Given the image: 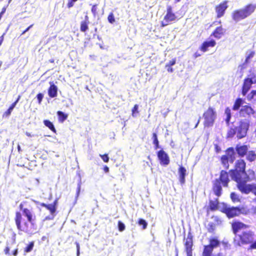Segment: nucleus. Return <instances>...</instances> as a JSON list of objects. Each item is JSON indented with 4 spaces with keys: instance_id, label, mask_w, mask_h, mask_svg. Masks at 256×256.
I'll list each match as a JSON object with an SVG mask.
<instances>
[{
    "instance_id": "obj_11",
    "label": "nucleus",
    "mask_w": 256,
    "mask_h": 256,
    "mask_svg": "<svg viewBox=\"0 0 256 256\" xmlns=\"http://www.w3.org/2000/svg\"><path fill=\"white\" fill-rule=\"evenodd\" d=\"M254 234L250 230L244 231L240 235V242L242 244H251L253 240Z\"/></svg>"
},
{
    "instance_id": "obj_46",
    "label": "nucleus",
    "mask_w": 256,
    "mask_h": 256,
    "mask_svg": "<svg viewBox=\"0 0 256 256\" xmlns=\"http://www.w3.org/2000/svg\"><path fill=\"white\" fill-rule=\"evenodd\" d=\"M44 98V94L42 92H38L36 94V98L38 103L39 104H41Z\"/></svg>"
},
{
    "instance_id": "obj_59",
    "label": "nucleus",
    "mask_w": 256,
    "mask_h": 256,
    "mask_svg": "<svg viewBox=\"0 0 256 256\" xmlns=\"http://www.w3.org/2000/svg\"><path fill=\"white\" fill-rule=\"evenodd\" d=\"M230 120H231V118H226L224 120L226 124V126H228L229 128L230 127Z\"/></svg>"
},
{
    "instance_id": "obj_55",
    "label": "nucleus",
    "mask_w": 256,
    "mask_h": 256,
    "mask_svg": "<svg viewBox=\"0 0 256 256\" xmlns=\"http://www.w3.org/2000/svg\"><path fill=\"white\" fill-rule=\"evenodd\" d=\"M76 2V1L74 0H68L67 7L69 8H72L74 6V4Z\"/></svg>"
},
{
    "instance_id": "obj_41",
    "label": "nucleus",
    "mask_w": 256,
    "mask_h": 256,
    "mask_svg": "<svg viewBox=\"0 0 256 256\" xmlns=\"http://www.w3.org/2000/svg\"><path fill=\"white\" fill-rule=\"evenodd\" d=\"M86 22H81L80 24V30L82 32H85L88 30V24Z\"/></svg>"
},
{
    "instance_id": "obj_17",
    "label": "nucleus",
    "mask_w": 256,
    "mask_h": 256,
    "mask_svg": "<svg viewBox=\"0 0 256 256\" xmlns=\"http://www.w3.org/2000/svg\"><path fill=\"white\" fill-rule=\"evenodd\" d=\"M50 86L48 89V94L50 98H55L58 95V88L54 82H49Z\"/></svg>"
},
{
    "instance_id": "obj_5",
    "label": "nucleus",
    "mask_w": 256,
    "mask_h": 256,
    "mask_svg": "<svg viewBox=\"0 0 256 256\" xmlns=\"http://www.w3.org/2000/svg\"><path fill=\"white\" fill-rule=\"evenodd\" d=\"M236 182V187L242 193L244 194H248L250 192H252L256 196V184H248L247 181H244L243 180H234Z\"/></svg>"
},
{
    "instance_id": "obj_31",
    "label": "nucleus",
    "mask_w": 256,
    "mask_h": 256,
    "mask_svg": "<svg viewBox=\"0 0 256 256\" xmlns=\"http://www.w3.org/2000/svg\"><path fill=\"white\" fill-rule=\"evenodd\" d=\"M56 115L58 117V122L60 123H63L68 118V114L60 110L56 112Z\"/></svg>"
},
{
    "instance_id": "obj_4",
    "label": "nucleus",
    "mask_w": 256,
    "mask_h": 256,
    "mask_svg": "<svg viewBox=\"0 0 256 256\" xmlns=\"http://www.w3.org/2000/svg\"><path fill=\"white\" fill-rule=\"evenodd\" d=\"M250 74L244 79L242 88V94L245 96L252 88L253 84H256V74L250 70Z\"/></svg>"
},
{
    "instance_id": "obj_22",
    "label": "nucleus",
    "mask_w": 256,
    "mask_h": 256,
    "mask_svg": "<svg viewBox=\"0 0 256 256\" xmlns=\"http://www.w3.org/2000/svg\"><path fill=\"white\" fill-rule=\"evenodd\" d=\"M22 213L23 216L26 218L27 221L36 222V216L29 209L27 208L22 209Z\"/></svg>"
},
{
    "instance_id": "obj_3",
    "label": "nucleus",
    "mask_w": 256,
    "mask_h": 256,
    "mask_svg": "<svg viewBox=\"0 0 256 256\" xmlns=\"http://www.w3.org/2000/svg\"><path fill=\"white\" fill-rule=\"evenodd\" d=\"M256 9V4H248L244 7L234 10L231 14L232 20L237 23L250 16Z\"/></svg>"
},
{
    "instance_id": "obj_32",
    "label": "nucleus",
    "mask_w": 256,
    "mask_h": 256,
    "mask_svg": "<svg viewBox=\"0 0 256 256\" xmlns=\"http://www.w3.org/2000/svg\"><path fill=\"white\" fill-rule=\"evenodd\" d=\"M245 156H246L247 160L250 162H252L254 161L256 159V153L254 150H248V152Z\"/></svg>"
},
{
    "instance_id": "obj_64",
    "label": "nucleus",
    "mask_w": 256,
    "mask_h": 256,
    "mask_svg": "<svg viewBox=\"0 0 256 256\" xmlns=\"http://www.w3.org/2000/svg\"><path fill=\"white\" fill-rule=\"evenodd\" d=\"M32 26V24H31L30 26H28L27 28H26V29L22 32V35L24 34L27 32H28L30 30V28Z\"/></svg>"
},
{
    "instance_id": "obj_53",
    "label": "nucleus",
    "mask_w": 256,
    "mask_h": 256,
    "mask_svg": "<svg viewBox=\"0 0 256 256\" xmlns=\"http://www.w3.org/2000/svg\"><path fill=\"white\" fill-rule=\"evenodd\" d=\"M97 6L98 4H94L91 8V12L93 14L94 17L96 16V14Z\"/></svg>"
},
{
    "instance_id": "obj_20",
    "label": "nucleus",
    "mask_w": 256,
    "mask_h": 256,
    "mask_svg": "<svg viewBox=\"0 0 256 256\" xmlns=\"http://www.w3.org/2000/svg\"><path fill=\"white\" fill-rule=\"evenodd\" d=\"M219 204L220 202L218 198H214V200L210 199L209 200L208 206L207 208V212L208 210L214 212L218 210L219 208Z\"/></svg>"
},
{
    "instance_id": "obj_6",
    "label": "nucleus",
    "mask_w": 256,
    "mask_h": 256,
    "mask_svg": "<svg viewBox=\"0 0 256 256\" xmlns=\"http://www.w3.org/2000/svg\"><path fill=\"white\" fill-rule=\"evenodd\" d=\"M204 118V125L206 127H210L213 126L216 118V112L214 108L210 106L208 110L203 114Z\"/></svg>"
},
{
    "instance_id": "obj_28",
    "label": "nucleus",
    "mask_w": 256,
    "mask_h": 256,
    "mask_svg": "<svg viewBox=\"0 0 256 256\" xmlns=\"http://www.w3.org/2000/svg\"><path fill=\"white\" fill-rule=\"evenodd\" d=\"M244 224L241 222H233L232 224V228L233 233L236 234L240 230L244 228Z\"/></svg>"
},
{
    "instance_id": "obj_16",
    "label": "nucleus",
    "mask_w": 256,
    "mask_h": 256,
    "mask_svg": "<svg viewBox=\"0 0 256 256\" xmlns=\"http://www.w3.org/2000/svg\"><path fill=\"white\" fill-rule=\"evenodd\" d=\"M256 176H255V172L252 170H248V173L245 172L242 176L238 178L236 180H243L244 181L250 182L253 180L256 179Z\"/></svg>"
},
{
    "instance_id": "obj_38",
    "label": "nucleus",
    "mask_w": 256,
    "mask_h": 256,
    "mask_svg": "<svg viewBox=\"0 0 256 256\" xmlns=\"http://www.w3.org/2000/svg\"><path fill=\"white\" fill-rule=\"evenodd\" d=\"M136 224L138 225V226L142 227L141 230H146L148 226V222L142 218H139Z\"/></svg>"
},
{
    "instance_id": "obj_52",
    "label": "nucleus",
    "mask_w": 256,
    "mask_h": 256,
    "mask_svg": "<svg viewBox=\"0 0 256 256\" xmlns=\"http://www.w3.org/2000/svg\"><path fill=\"white\" fill-rule=\"evenodd\" d=\"M224 114L226 116V118H232L231 110L229 107L226 108Z\"/></svg>"
},
{
    "instance_id": "obj_63",
    "label": "nucleus",
    "mask_w": 256,
    "mask_h": 256,
    "mask_svg": "<svg viewBox=\"0 0 256 256\" xmlns=\"http://www.w3.org/2000/svg\"><path fill=\"white\" fill-rule=\"evenodd\" d=\"M103 170H104V172L106 174L108 173L110 170L109 168L106 165L104 166Z\"/></svg>"
},
{
    "instance_id": "obj_7",
    "label": "nucleus",
    "mask_w": 256,
    "mask_h": 256,
    "mask_svg": "<svg viewBox=\"0 0 256 256\" xmlns=\"http://www.w3.org/2000/svg\"><path fill=\"white\" fill-rule=\"evenodd\" d=\"M236 170L231 174L232 179L236 180L246 172V163L242 159L238 160L235 164Z\"/></svg>"
},
{
    "instance_id": "obj_42",
    "label": "nucleus",
    "mask_w": 256,
    "mask_h": 256,
    "mask_svg": "<svg viewBox=\"0 0 256 256\" xmlns=\"http://www.w3.org/2000/svg\"><path fill=\"white\" fill-rule=\"evenodd\" d=\"M138 108V104H136L134 105L133 108H132V115L134 118H136L137 116V115L139 112Z\"/></svg>"
},
{
    "instance_id": "obj_19",
    "label": "nucleus",
    "mask_w": 256,
    "mask_h": 256,
    "mask_svg": "<svg viewBox=\"0 0 256 256\" xmlns=\"http://www.w3.org/2000/svg\"><path fill=\"white\" fill-rule=\"evenodd\" d=\"M178 174L179 181L182 185L186 182V170L182 165L180 166L178 168Z\"/></svg>"
},
{
    "instance_id": "obj_13",
    "label": "nucleus",
    "mask_w": 256,
    "mask_h": 256,
    "mask_svg": "<svg viewBox=\"0 0 256 256\" xmlns=\"http://www.w3.org/2000/svg\"><path fill=\"white\" fill-rule=\"evenodd\" d=\"M216 44V42L214 40L208 38L202 44L200 47V50L203 52H206L208 50L209 48H212Z\"/></svg>"
},
{
    "instance_id": "obj_37",
    "label": "nucleus",
    "mask_w": 256,
    "mask_h": 256,
    "mask_svg": "<svg viewBox=\"0 0 256 256\" xmlns=\"http://www.w3.org/2000/svg\"><path fill=\"white\" fill-rule=\"evenodd\" d=\"M22 220V214L20 212H17L16 214L15 222L18 229H20L21 228V222Z\"/></svg>"
},
{
    "instance_id": "obj_58",
    "label": "nucleus",
    "mask_w": 256,
    "mask_h": 256,
    "mask_svg": "<svg viewBox=\"0 0 256 256\" xmlns=\"http://www.w3.org/2000/svg\"><path fill=\"white\" fill-rule=\"evenodd\" d=\"M254 52L253 51H252L246 56V57L248 58V59L251 60V58L254 57Z\"/></svg>"
},
{
    "instance_id": "obj_51",
    "label": "nucleus",
    "mask_w": 256,
    "mask_h": 256,
    "mask_svg": "<svg viewBox=\"0 0 256 256\" xmlns=\"http://www.w3.org/2000/svg\"><path fill=\"white\" fill-rule=\"evenodd\" d=\"M152 140L153 144H158V142H159L156 132H154L152 133Z\"/></svg>"
},
{
    "instance_id": "obj_45",
    "label": "nucleus",
    "mask_w": 256,
    "mask_h": 256,
    "mask_svg": "<svg viewBox=\"0 0 256 256\" xmlns=\"http://www.w3.org/2000/svg\"><path fill=\"white\" fill-rule=\"evenodd\" d=\"M118 228L119 232H122L126 229L125 224L121 220H118Z\"/></svg>"
},
{
    "instance_id": "obj_12",
    "label": "nucleus",
    "mask_w": 256,
    "mask_h": 256,
    "mask_svg": "<svg viewBox=\"0 0 256 256\" xmlns=\"http://www.w3.org/2000/svg\"><path fill=\"white\" fill-rule=\"evenodd\" d=\"M214 180H218V182L221 184L223 186L227 187L230 182L228 172L224 170H222L220 172L219 178H216Z\"/></svg>"
},
{
    "instance_id": "obj_49",
    "label": "nucleus",
    "mask_w": 256,
    "mask_h": 256,
    "mask_svg": "<svg viewBox=\"0 0 256 256\" xmlns=\"http://www.w3.org/2000/svg\"><path fill=\"white\" fill-rule=\"evenodd\" d=\"M99 156L101 158L104 162L107 163L108 162L110 158L108 154H100Z\"/></svg>"
},
{
    "instance_id": "obj_18",
    "label": "nucleus",
    "mask_w": 256,
    "mask_h": 256,
    "mask_svg": "<svg viewBox=\"0 0 256 256\" xmlns=\"http://www.w3.org/2000/svg\"><path fill=\"white\" fill-rule=\"evenodd\" d=\"M222 185L218 180H214L212 182V191L214 195L218 198L220 196L222 193Z\"/></svg>"
},
{
    "instance_id": "obj_54",
    "label": "nucleus",
    "mask_w": 256,
    "mask_h": 256,
    "mask_svg": "<svg viewBox=\"0 0 256 256\" xmlns=\"http://www.w3.org/2000/svg\"><path fill=\"white\" fill-rule=\"evenodd\" d=\"M74 244L76 246V256H80V245L78 242H75Z\"/></svg>"
},
{
    "instance_id": "obj_29",
    "label": "nucleus",
    "mask_w": 256,
    "mask_h": 256,
    "mask_svg": "<svg viewBox=\"0 0 256 256\" xmlns=\"http://www.w3.org/2000/svg\"><path fill=\"white\" fill-rule=\"evenodd\" d=\"M213 250L214 249L208 244L204 245L202 256H213Z\"/></svg>"
},
{
    "instance_id": "obj_27",
    "label": "nucleus",
    "mask_w": 256,
    "mask_h": 256,
    "mask_svg": "<svg viewBox=\"0 0 256 256\" xmlns=\"http://www.w3.org/2000/svg\"><path fill=\"white\" fill-rule=\"evenodd\" d=\"M78 184H77V187H76V196H75V200H74V204H75L77 200L80 196V191H81V186H82V178H81L80 174V173H78Z\"/></svg>"
},
{
    "instance_id": "obj_36",
    "label": "nucleus",
    "mask_w": 256,
    "mask_h": 256,
    "mask_svg": "<svg viewBox=\"0 0 256 256\" xmlns=\"http://www.w3.org/2000/svg\"><path fill=\"white\" fill-rule=\"evenodd\" d=\"M10 248L8 246H7L4 249V252L6 255L8 256H17L18 254V248H15L11 252H10Z\"/></svg>"
},
{
    "instance_id": "obj_30",
    "label": "nucleus",
    "mask_w": 256,
    "mask_h": 256,
    "mask_svg": "<svg viewBox=\"0 0 256 256\" xmlns=\"http://www.w3.org/2000/svg\"><path fill=\"white\" fill-rule=\"evenodd\" d=\"M176 64V58H172L166 64L165 68H166V70L168 72L172 73L174 71V69L172 68V66L175 65Z\"/></svg>"
},
{
    "instance_id": "obj_10",
    "label": "nucleus",
    "mask_w": 256,
    "mask_h": 256,
    "mask_svg": "<svg viewBox=\"0 0 256 256\" xmlns=\"http://www.w3.org/2000/svg\"><path fill=\"white\" fill-rule=\"evenodd\" d=\"M156 156L159 162L162 166L166 167L170 164V156L163 148H161L156 152Z\"/></svg>"
},
{
    "instance_id": "obj_8",
    "label": "nucleus",
    "mask_w": 256,
    "mask_h": 256,
    "mask_svg": "<svg viewBox=\"0 0 256 256\" xmlns=\"http://www.w3.org/2000/svg\"><path fill=\"white\" fill-rule=\"evenodd\" d=\"M224 210L228 218H232L240 214L242 209L240 206H230L224 204Z\"/></svg>"
},
{
    "instance_id": "obj_40",
    "label": "nucleus",
    "mask_w": 256,
    "mask_h": 256,
    "mask_svg": "<svg viewBox=\"0 0 256 256\" xmlns=\"http://www.w3.org/2000/svg\"><path fill=\"white\" fill-rule=\"evenodd\" d=\"M34 246V242L32 241L26 244V246L24 248V252L25 253H28L30 252L32 250Z\"/></svg>"
},
{
    "instance_id": "obj_43",
    "label": "nucleus",
    "mask_w": 256,
    "mask_h": 256,
    "mask_svg": "<svg viewBox=\"0 0 256 256\" xmlns=\"http://www.w3.org/2000/svg\"><path fill=\"white\" fill-rule=\"evenodd\" d=\"M207 228L208 232L213 233L216 228V224L212 222H209L208 224Z\"/></svg>"
},
{
    "instance_id": "obj_25",
    "label": "nucleus",
    "mask_w": 256,
    "mask_h": 256,
    "mask_svg": "<svg viewBox=\"0 0 256 256\" xmlns=\"http://www.w3.org/2000/svg\"><path fill=\"white\" fill-rule=\"evenodd\" d=\"M226 30H224L222 26H218L214 30L211 34V36H213L217 39H220L222 38V36L224 35Z\"/></svg>"
},
{
    "instance_id": "obj_23",
    "label": "nucleus",
    "mask_w": 256,
    "mask_h": 256,
    "mask_svg": "<svg viewBox=\"0 0 256 256\" xmlns=\"http://www.w3.org/2000/svg\"><path fill=\"white\" fill-rule=\"evenodd\" d=\"M208 245L214 250L219 247L221 244V241L218 239L216 236H212L209 238Z\"/></svg>"
},
{
    "instance_id": "obj_35",
    "label": "nucleus",
    "mask_w": 256,
    "mask_h": 256,
    "mask_svg": "<svg viewBox=\"0 0 256 256\" xmlns=\"http://www.w3.org/2000/svg\"><path fill=\"white\" fill-rule=\"evenodd\" d=\"M177 16L176 14L173 13L166 14L164 16V20L166 22H170L174 21L176 20Z\"/></svg>"
},
{
    "instance_id": "obj_50",
    "label": "nucleus",
    "mask_w": 256,
    "mask_h": 256,
    "mask_svg": "<svg viewBox=\"0 0 256 256\" xmlns=\"http://www.w3.org/2000/svg\"><path fill=\"white\" fill-rule=\"evenodd\" d=\"M221 244L223 246L224 249L225 250H229L230 248V244L228 243V241L223 240L222 242H221Z\"/></svg>"
},
{
    "instance_id": "obj_57",
    "label": "nucleus",
    "mask_w": 256,
    "mask_h": 256,
    "mask_svg": "<svg viewBox=\"0 0 256 256\" xmlns=\"http://www.w3.org/2000/svg\"><path fill=\"white\" fill-rule=\"evenodd\" d=\"M172 8L171 6H166V14L173 13Z\"/></svg>"
},
{
    "instance_id": "obj_15",
    "label": "nucleus",
    "mask_w": 256,
    "mask_h": 256,
    "mask_svg": "<svg viewBox=\"0 0 256 256\" xmlns=\"http://www.w3.org/2000/svg\"><path fill=\"white\" fill-rule=\"evenodd\" d=\"M255 114L254 110L249 104L242 106L239 111V114L240 117H246L250 114Z\"/></svg>"
},
{
    "instance_id": "obj_34",
    "label": "nucleus",
    "mask_w": 256,
    "mask_h": 256,
    "mask_svg": "<svg viewBox=\"0 0 256 256\" xmlns=\"http://www.w3.org/2000/svg\"><path fill=\"white\" fill-rule=\"evenodd\" d=\"M44 124L47 128H48L51 131L54 133H56V129L52 122H50L49 120H43Z\"/></svg>"
},
{
    "instance_id": "obj_24",
    "label": "nucleus",
    "mask_w": 256,
    "mask_h": 256,
    "mask_svg": "<svg viewBox=\"0 0 256 256\" xmlns=\"http://www.w3.org/2000/svg\"><path fill=\"white\" fill-rule=\"evenodd\" d=\"M246 104L245 99L240 98H238L234 101L232 109L234 110H240V108L244 106L243 104Z\"/></svg>"
},
{
    "instance_id": "obj_62",
    "label": "nucleus",
    "mask_w": 256,
    "mask_h": 256,
    "mask_svg": "<svg viewBox=\"0 0 256 256\" xmlns=\"http://www.w3.org/2000/svg\"><path fill=\"white\" fill-rule=\"evenodd\" d=\"M6 34V32H4L0 37V46L2 44L4 40V36Z\"/></svg>"
},
{
    "instance_id": "obj_21",
    "label": "nucleus",
    "mask_w": 256,
    "mask_h": 256,
    "mask_svg": "<svg viewBox=\"0 0 256 256\" xmlns=\"http://www.w3.org/2000/svg\"><path fill=\"white\" fill-rule=\"evenodd\" d=\"M185 250H192L193 246V236L190 232L188 234L187 238L184 244Z\"/></svg>"
},
{
    "instance_id": "obj_61",
    "label": "nucleus",
    "mask_w": 256,
    "mask_h": 256,
    "mask_svg": "<svg viewBox=\"0 0 256 256\" xmlns=\"http://www.w3.org/2000/svg\"><path fill=\"white\" fill-rule=\"evenodd\" d=\"M214 148L216 153H219L221 151L220 148L217 144L214 145Z\"/></svg>"
},
{
    "instance_id": "obj_44",
    "label": "nucleus",
    "mask_w": 256,
    "mask_h": 256,
    "mask_svg": "<svg viewBox=\"0 0 256 256\" xmlns=\"http://www.w3.org/2000/svg\"><path fill=\"white\" fill-rule=\"evenodd\" d=\"M230 197L233 202H240V199L239 196L235 192H232L230 194Z\"/></svg>"
},
{
    "instance_id": "obj_1",
    "label": "nucleus",
    "mask_w": 256,
    "mask_h": 256,
    "mask_svg": "<svg viewBox=\"0 0 256 256\" xmlns=\"http://www.w3.org/2000/svg\"><path fill=\"white\" fill-rule=\"evenodd\" d=\"M250 146L239 142L234 148L229 147L226 150V154L220 158V162L224 167L226 169L229 168L228 162L233 163L236 160V156L240 158H244L247 154Z\"/></svg>"
},
{
    "instance_id": "obj_33",
    "label": "nucleus",
    "mask_w": 256,
    "mask_h": 256,
    "mask_svg": "<svg viewBox=\"0 0 256 256\" xmlns=\"http://www.w3.org/2000/svg\"><path fill=\"white\" fill-rule=\"evenodd\" d=\"M246 100L252 102L256 103V90H252L250 94H246Z\"/></svg>"
},
{
    "instance_id": "obj_60",
    "label": "nucleus",
    "mask_w": 256,
    "mask_h": 256,
    "mask_svg": "<svg viewBox=\"0 0 256 256\" xmlns=\"http://www.w3.org/2000/svg\"><path fill=\"white\" fill-rule=\"evenodd\" d=\"M250 248L252 249H256V240L254 242L252 241L250 244Z\"/></svg>"
},
{
    "instance_id": "obj_39",
    "label": "nucleus",
    "mask_w": 256,
    "mask_h": 256,
    "mask_svg": "<svg viewBox=\"0 0 256 256\" xmlns=\"http://www.w3.org/2000/svg\"><path fill=\"white\" fill-rule=\"evenodd\" d=\"M16 105L13 102L11 104V105L9 106L8 110L4 112L3 114V117L8 118L11 114V113L14 108L16 107Z\"/></svg>"
},
{
    "instance_id": "obj_26",
    "label": "nucleus",
    "mask_w": 256,
    "mask_h": 256,
    "mask_svg": "<svg viewBox=\"0 0 256 256\" xmlns=\"http://www.w3.org/2000/svg\"><path fill=\"white\" fill-rule=\"evenodd\" d=\"M58 198H56L54 202L52 204H49V206L47 208L50 212V214H56V210L58 206Z\"/></svg>"
},
{
    "instance_id": "obj_14",
    "label": "nucleus",
    "mask_w": 256,
    "mask_h": 256,
    "mask_svg": "<svg viewBox=\"0 0 256 256\" xmlns=\"http://www.w3.org/2000/svg\"><path fill=\"white\" fill-rule=\"evenodd\" d=\"M228 8V1H224L220 3L216 7V12L217 14V17H222L225 14L226 10Z\"/></svg>"
},
{
    "instance_id": "obj_47",
    "label": "nucleus",
    "mask_w": 256,
    "mask_h": 256,
    "mask_svg": "<svg viewBox=\"0 0 256 256\" xmlns=\"http://www.w3.org/2000/svg\"><path fill=\"white\" fill-rule=\"evenodd\" d=\"M108 20L110 24H113L115 22V17L113 12H111L109 14L108 16Z\"/></svg>"
},
{
    "instance_id": "obj_2",
    "label": "nucleus",
    "mask_w": 256,
    "mask_h": 256,
    "mask_svg": "<svg viewBox=\"0 0 256 256\" xmlns=\"http://www.w3.org/2000/svg\"><path fill=\"white\" fill-rule=\"evenodd\" d=\"M250 126V122L247 119L240 120L237 126L230 128L227 132L226 138H232L236 134L238 139L246 137Z\"/></svg>"
},
{
    "instance_id": "obj_9",
    "label": "nucleus",
    "mask_w": 256,
    "mask_h": 256,
    "mask_svg": "<svg viewBox=\"0 0 256 256\" xmlns=\"http://www.w3.org/2000/svg\"><path fill=\"white\" fill-rule=\"evenodd\" d=\"M18 230L31 235L36 232L37 230V225L35 221L24 222L23 225L21 226L20 228Z\"/></svg>"
},
{
    "instance_id": "obj_48",
    "label": "nucleus",
    "mask_w": 256,
    "mask_h": 256,
    "mask_svg": "<svg viewBox=\"0 0 256 256\" xmlns=\"http://www.w3.org/2000/svg\"><path fill=\"white\" fill-rule=\"evenodd\" d=\"M248 67V65L244 64H242L238 66V70L240 72V73L241 74L240 77L242 76L244 73V70L246 68Z\"/></svg>"
},
{
    "instance_id": "obj_56",
    "label": "nucleus",
    "mask_w": 256,
    "mask_h": 256,
    "mask_svg": "<svg viewBox=\"0 0 256 256\" xmlns=\"http://www.w3.org/2000/svg\"><path fill=\"white\" fill-rule=\"evenodd\" d=\"M56 214H50V215L46 216V218H44V220H54V218L56 216Z\"/></svg>"
}]
</instances>
